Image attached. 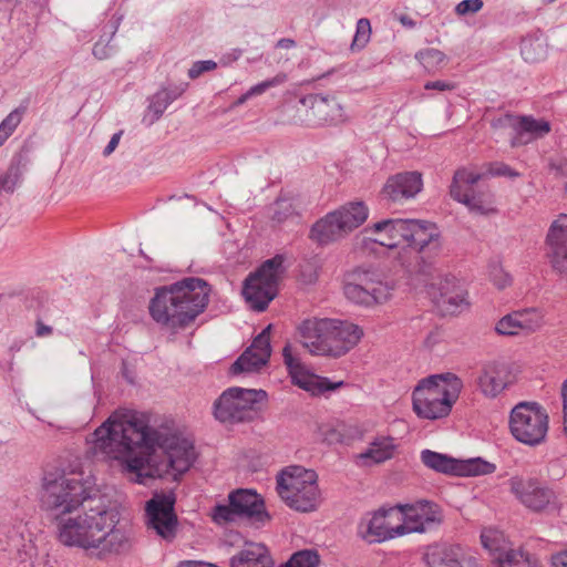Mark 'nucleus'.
Returning <instances> with one entry per match:
<instances>
[{
  "label": "nucleus",
  "instance_id": "e433bc0d",
  "mask_svg": "<svg viewBox=\"0 0 567 567\" xmlns=\"http://www.w3.org/2000/svg\"><path fill=\"white\" fill-rule=\"evenodd\" d=\"M522 333H532L540 329L544 322L542 311L535 308L516 311Z\"/></svg>",
  "mask_w": 567,
  "mask_h": 567
},
{
  "label": "nucleus",
  "instance_id": "c756f323",
  "mask_svg": "<svg viewBox=\"0 0 567 567\" xmlns=\"http://www.w3.org/2000/svg\"><path fill=\"white\" fill-rule=\"evenodd\" d=\"M451 197L464 204L475 215H488L494 212L492 196L488 192L474 193L450 187Z\"/></svg>",
  "mask_w": 567,
  "mask_h": 567
},
{
  "label": "nucleus",
  "instance_id": "8fccbe9b",
  "mask_svg": "<svg viewBox=\"0 0 567 567\" xmlns=\"http://www.w3.org/2000/svg\"><path fill=\"white\" fill-rule=\"evenodd\" d=\"M213 519L218 524L228 523L235 520L237 514L235 507L229 505H217L213 509Z\"/></svg>",
  "mask_w": 567,
  "mask_h": 567
},
{
  "label": "nucleus",
  "instance_id": "ea45409f",
  "mask_svg": "<svg viewBox=\"0 0 567 567\" xmlns=\"http://www.w3.org/2000/svg\"><path fill=\"white\" fill-rule=\"evenodd\" d=\"M482 545L493 556H497L499 551L506 549L504 534L495 528H485L481 534Z\"/></svg>",
  "mask_w": 567,
  "mask_h": 567
},
{
  "label": "nucleus",
  "instance_id": "7ed1b4c3",
  "mask_svg": "<svg viewBox=\"0 0 567 567\" xmlns=\"http://www.w3.org/2000/svg\"><path fill=\"white\" fill-rule=\"evenodd\" d=\"M209 291L205 280L185 278L157 289L150 303V313L158 324L176 332L193 323L205 310Z\"/></svg>",
  "mask_w": 567,
  "mask_h": 567
},
{
  "label": "nucleus",
  "instance_id": "4d7b16f0",
  "mask_svg": "<svg viewBox=\"0 0 567 567\" xmlns=\"http://www.w3.org/2000/svg\"><path fill=\"white\" fill-rule=\"evenodd\" d=\"M17 185V178L10 174H3L0 176V190L12 193Z\"/></svg>",
  "mask_w": 567,
  "mask_h": 567
},
{
  "label": "nucleus",
  "instance_id": "4c0bfd02",
  "mask_svg": "<svg viewBox=\"0 0 567 567\" xmlns=\"http://www.w3.org/2000/svg\"><path fill=\"white\" fill-rule=\"evenodd\" d=\"M457 467L458 470L456 475L468 476L491 474L496 468L494 464L486 462L482 458H472L462 463L458 462Z\"/></svg>",
  "mask_w": 567,
  "mask_h": 567
},
{
  "label": "nucleus",
  "instance_id": "cd10ccee",
  "mask_svg": "<svg viewBox=\"0 0 567 567\" xmlns=\"http://www.w3.org/2000/svg\"><path fill=\"white\" fill-rule=\"evenodd\" d=\"M344 224L333 210L316 221L310 229V239L319 245H328L346 237Z\"/></svg>",
  "mask_w": 567,
  "mask_h": 567
},
{
  "label": "nucleus",
  "instance_id": "2eb2a0df",
  "mask_svg": "<svg viewBox=\"0 0 567 567\" xmlns=\"http://www.w3.org/2000/svg\"><path fill=\"white\" fill-rule=\"evenodd\" d=\"M300 103L307 107L303 121L307 126L337 125L348 120L343 105L334 95L309 94Z\"/></svg>",
  "mask_w": 567,
  "mask_h": 567
},
{
  "label": "nucleus",
  "instance_id": "1a4fd4ad",
  "mask_svg": "<svg viewBox=\"0 0 567 567\" xmlns=\"http://www.w3.org/2000/svg\"><path fill=\"white\" fill-rule=\"evenodd\" d=\"M284 271V257L276 255L245 280L243 295L254 310L264 311L274 300Z\"/></svg>",
  "mask_w": 567,
  "mask_h": 567
},
{
  "label": "nucleus",
  "instance_id": "473e14b6",
  "mask_svg": "<svg viewBox=\"0 0 567 567\" xmlns=\"http://www.w3.org/2000/svg\"><path fill=\"white\" fill-rule=\"evenodd\" d=\"M395 452V444L391 437H379L370 443L365 452L361 453L358 457L364 464H378L385 462L393 457Z\"/></svg>",
  "mask_w": 567,
  "mask_h": 567
},
{
  "label": "nucleus",
  "instance_id": "3c124183",
  "mask_svg": "<svg viewBox=\"0 0 567 567\" xmlns=\"http://www.w3.org/2000/svg\"><path fill=\"white\" fill-rule=\"evenodd\" d=\"M487 172L492 176L519 177L520 174L505 163L495 162L487 165Z\"/></svg>",
  "mask_w": 567,
  "mask_h": 567
},
{
  "label": "nucleus",
  "instance_id": "0eeeda50",
  "mask_svg": "<svg viewBox=\"0 0 567 567\" xmlns=\"http://www.w3.org/2000/svg\"><path fill=\"white\" fill-rule=\"evenodd\" d=\"M315 471L302 466H289L277 477V492L292 509L308 513L316 511L321 502Z\"/></svg>",
  "mask_w": 567,
  "mask_h": 567
},
{
  "label": "nucleus",
  "instance_id": "9b49d317",
  "mask_svg": "<svg viewBox=\"0 0 567 567\" xmlns=\"http://www.w3.org/2000/svg\"><path fill=\"white\" fill-rule=\"evenodd\" d=\"M513 436L529 446L539 445L548 432V414L536 402H519L509 415Z\"/></svg>",
  "mask_w": 567,
  "mask_h": 567
},
{
  "label": "nucleus",
  "instance_id": "69168bd1",
  "mask_svg": "<svg viewBox=\"0 0 567 567\" xmlns=\"http://www.w3.org/2000/svg\"><path fill=\"white\" fill-rule=\"evenodd\" d=\"M176 567H206V563L198 560H184L181 561Z\"/></svg>",
  "mask_w": 567,
  "mask_h": 567
},
{
  "label": "nucleus",
  "instance_id": "a211bd4d",
  "mask_svg": "<svg viewBox=\"0 0 567 567\" xmlns=\"http://www.w3.org/2000/svg\"><path fill=\"white\" fill-rule=\"evenodd\" d=\"M282 358L291 378V382L313 395L321 394L326 391L336 390L343 384L342 381L333 383L327 378L310 373L305 368L300 359L293 354L290 343H286L284 347Z\"/></svg>",
  "mask_w": 567,
  "mask_h": 567
},
{
  "label": "nucleus",
  "instance_id": "13d9d810",
  "mask_svg": "<svg viewBox=\"0 0 567 567\" xmlns=\"http://www.w3.org/2000/svg\"><path fill=\"white\" fill-rule=\"evenodd\" d=\"M550 561L553 567H567V549L553 554Z\"/></svg>",
  "mask_w": 567,
  "mask_h": 567
},
{
  "label": "nucleus",
  "instance_id": "ddd939ff",
  "mask_svg": "<svg viewBox=\"0 0 567 567\" xmlns=\"http://www.w3.org/2000/svg\"><path fill=\"white\" fill-rule=\"evenodd\" d=\"M398 505L380 508L365 515L359 523V535L369 543H381L403 536Z\"/></svg>",
  "mask_w": 567,
  "mask_h": 567
},
{
  "label": "nucleus",
  "instance_id": "4468645a",
  "mask_svg": "<svg viewBox=\"0 0 567 567\" xmlns=\"http://www.w3.org/2000/svg\"><path fill=\"white\" fill-rule=\"evenodd\" d=\"M403 535L426 533L437 528L443 522L441 507L430 501L421 499L411 504H399Z\"/></svg>",
  "mask_w": 567,
  "mask_h": 567
},
{
  "label": "nucleus",
  "instance_id": "aec40b11",
  "mask_svg": "<svg viewBox=\"0 0 567 567\" xmlns=\"http://www.w3.org/2000/svg\"><path fill=\"white\" fill-rule=\"evenodd\" d=\"M514 382L511 365L504 361L485 363L476 379L480 393L487 399H495Z\"/></svg>",
  "mask_w": 567,
  "mask_h": 567
},
{
  "label": "nucleus",
  "instance_id": "dca6fc26",
  "mask_svg": "<svg viewBox=\"0 0 567 567\" xmlns=\"http://www.w3.org/2000/svg\"><path fill=\"white\" fill-rule=\"evenodd\" d=\"M509 489L516 499L532 512H543L556 504V493L534 477H512Z\"/></svg>",
  "mask_w": 567,
  "mask_h": 567
},
{
  "label": "nucleus",
  "instance_id": "6e6552de",
  "mask_svg": "<svg viewBox=\"0 0 567 567\" xmlns=\"http://www.w3.org/2000/svg\"><path fill=\"white\" fill-rule=\"evenodd\" d=\"M351 280L343 287L344 296L353 303L373 306L388 301L394 290L384 274L372 267H358L350 276Z\"/></svg>",
  "mask_w": 567,
  "mask_h": 567
},
{
  "label": "nucleus",
  "instance_id": "bf43d9fd",
  "mask_svg": "<svg viewBox=\"0 0 567 567\" xmlns=\"http://www.w3.org/2000/svg\"><path fill=\"white\" fill-rule=\"evenodd\" d=\"M121 136H122V132H117V133L113 134L109 144L105 146V148L103 151L104 156H109L115 151V148L117 147V145L120 143Z\"/></svg>",
  "mask_w": 567,
  "mask_h": 567
},
{
  "label": "nucleus",
  "instance_id": "412c9836",
  "mask_svg": "<svg viewBox=\"0 0 567 567\" xmlns=\"http://www.w3.org/2000/svg\"><path fill=\"white\" fill-rule=\"evenodd\" d=\"M427 567H482L477 558L460 545L435 544L424 554Z\"/></svg>",
  "mask_w": 567,
  "mask_h": 567
},
{
  "label": "nucleus",
  "instance_id": "9d476101",
  "mask_svg": "<svg viewBox=\"0 0 567 567\" xmlns=\"http://www.w3.org/2000/svg\"><path fill=\"white\" fill-rule=\"evenodd\" d=\"M267 399L264 390L229 388L214 403V416L223 423L251 421L257 404Z\"/></svg>",
  "mask_w": 567,
  "mask_h": 567
},
{
  "label": "nucleus",
  "instance_id": "f8f14e48",
  "mask_svg": "<svg viewBox=\"0 0 567 567\" xmlns=\"http://www.w3.org/2000/svg\"><path fill=\"white\" fill-rule=\"evenodd\" d=\"M176 498L173 493H155L145 504V524L166 542L175 539L178 518L175 513Z\"/></svg>",
  "mask_w": 567,
  "mask_h": 567
},
{
  "label": "nucleus",
  "instance_id": "f03ea898",
  "mask_svg": "<svg viewBox=\"0 0 567 567\" xmlns=\"http://www.w3.org/2000/svg\"><path fill=\"white\" fill-rule=\"evenodd\" d=\"M120 517L105 496L87 503L78 513L54 523L58 542L71 548L83 549L99 559L127 551L128 535L118 528Z\"/></svg>",
  "mask_w": 567,
  "mask_h": 567
},
{
  "label": "nucleus",
  "instance_id": "2f4dec72",
  "mask_svg": "<svg viewBox=\"0 0 567 567\" xmlns=\"http://www.w3.org/2000/svg\"><path fill=\"white\" fill-rule=\"evenodd\" d=\"M339 216L344 229L350 234L360 227L369 216V208L363 202H349L334 210Z\"/></svg>",
  "mask_w": 567,
  "mask_h": 567
},
{
  "label": "nucleus",
  "instance_id": "5fc2aeb1",
  "mask_svg": "<svg viewBox=\"0 0 567 567\" xmlns=\"http://www.w3.org/2000/svg\"><path fill=\"white\" fill-rule=\"evenodd\" d=\"M114 52V47L110 44V41L99 40L93 45L92 53L99 60L109 59Z\"/></svg>",
  "mask_w": 567,
  "mask_h": 567
},
{
  "label": "nucleus",
  "instance_id": "393cba45",
  "mask_svg": "<svg viewBox=\"0 0 567 567\" xmlns=\"http://www.w3.org/2000/svg\"><path fill=\"white\" fill-rule=\"evenodd\" d=\"M437 291L431 292L434 302L444 315H455L466 305V291L458 285L453 276L440 278L437 284L432 282L431 289Z\"/></svg>",
  "mask_w": 567,
  "mask_h": 567
},
{
  "label": "nucleus",
  "instance_id": "7c9ffc66",
  "mask_svg": "<svg viewBox=\"0 0 567 567\" xmlns=\"http://www.w3.org/2000/svg\"><path fill=\"white\" fill-rule=\"evenodd\" d=\"M183 90L162 89L150 97V103L142 122L146 126L153 125L157 122L166 109L182 94Z\"/></svg>",
  "mask_w": 567,
  "mask_h": 567
},
{
  "label": "nucleus",
  "instance_id": "39448f33",
  "mask_svg": "<svg viewBox=\"0 0 567 567\" xmlns=\"http://www.w3.org/2000/svg\"><path fill=\"white\" fill-rule=\"evenodd\" d=\"M362 329L349 321L307 318L297 326V339L312 355L340 358L362 338Z\"/></svg>",
  "mask_w": 567,
  "mask_h": 567
},
{
  "label": "nucleus",
  "instance_id": "de8ad7c7",
  "mask_svg": "<svg viewBox=\"0 0 567 567\" xmlns=\"http://www.w3.org/2000/svg\"><path fill=\"white\" fill-rule=\"evenodd\" d=\"M287 81V74L278 73L274 78L265 80L248 90V95L257 96L264 94L267 90L279 86Z\"/></svg>",
  "mask_w": 567,
  "mask_h": 567
},
{
  "label": "nucleus",
  "instance_id": "e2e57ef3",
  "mask_svg": "<svg viewBox=\"0 0 567 567\" xmlns=\"http://www.w3.org/2000/svg\"><path fill=\"white\" fill-rule=\"evenodd\" d=\"M243 55L241 49H233L230 52L226 53L223 60H227L226 62L237 61Z\"/></svg>",
  "mask_w": 567,
  "mask_h": 567
},
{
  "label": "nucleus",
  "instance_id": "c03bdc74",
  "mask_svg": "<svg viewBox=\"0 0 567 567\" xmlns=\"http://www.w3.org/2000/svg\"><path fill=\"white\" fill-rule=\"evenodd\" d=\"M297 214L298 205L292 198H278L274 204L272 218L278 223H282Z\"/></svg>",
  "mask_w": 567,
  "mask_h": 567
},
{
  "label": "nucleus",
  "instance_id": "72a5a7b5",
  "mask_svg": "<svg viewBox=\"0 0 567 567\" xmlns=\"http://www.w3.org/2000/svg\"><path fill=\"white\" fill-rule=\"evenodd\" d=\"M421 461L426 467L444 474L456 475L458 470L456 460L431 450L421 452Z\"/></svg>",
  "mask_w": 567,
  "mask_h": 567
},
{
  "label": "nucleus",
  "instance_id": "09e8293b",
  "mask_svg": "<svg viewBox=\"0 0 567 567\" xmlns=\"http://www.w3.org/2000/svg\"><path fill=\"white\" fill-rule=\"evenodd\" d=\"M370 34H371L370 21L365 18L359 19L357 22V30H355V35L353 39L352 47L357 45L359 48H363L368 43V41L370 39Z\"/></svg>",
  "mask_w": 567,
  "mask_h": 567
},
{
  "label": "nucleus",
  "instance_id": "423d86ee",
  "mask_svg": "<svg viewBox=\"0 0 567 567\" xmlns=\"http://www.w3.org/2000/svg\"><path fill=\"white\" fill-rule=\"evenodd\" d=\"M462 389L463 381L451 372L422 379L412 394L413 410L422 419L445 417L452 411Z\"/></svg>",
  "mask_w": 567,
  "mask_h": 567
},
{
  "label": "nucleus",
  "instance_id": "79ce46f5",
  "mask_svg": "<svg viewBox=\"0 0 567 567\" xmlns=\"http://www.w3.org/2000/svg\"><path fill=\"white\" fill-rule=\"evenodd\" d=\"M481 178L482 174L472 169L461 168L455 172L451 187L456 186L457 189H467L471 192L473 190V185L476 184Z\"/></svg>",
  "mask_w": 567,
  "mask_h": 567
},
{
  "label": "nucleus",
  "instance_id": "864d4df0",
  "mask_svg": "<svg viewBox=\"0 0 567 567\" xmlns=\"http://www.w3.org/2000/svg\"><path fill=\"white\" fill-rule=\"evenodd\" d=\"M483 0H463L455 7V12L458 16L476 13L483 8Z\"/></svg>",
  "mask_w": 567,
  "mask_h": 567
},
{
  "label": "nucleus",
  "instance_id": "c9c22d12",
  "mask_svg": "<svg viewBox=\"0 0 567 567\" xmlns=\"http://www.w3.org/2000/svg\"><path fill=\"white\" fill-rule=\"evenodd\" d=\"M520 53L525 61L535 63L545 59L547 48L543 39L527 37L520 43Z\"/></svg>",
  "mask_w": 567,
  "mask_h": 567
},
{
  "label": "nucleus",
  "instance_id": "bb28decb",
  "mask_svg": "<svg viewBox=\"0 0 567 567\" xmlns=\"http://www.w3.org/2000/svg\"><path fill=\"white\" fill-rule=\"evenodd\" d=\"M423 188L422 175L419 172H403L392 175L385 182L382 193L394 203L414 198Z\"/></svg>",
  "mask_w": 567,
  "mask_h": 567
},
{
  "label": "nucleus",
  "instance_id": "f704fd0d",
  "mask_svg": "<svg viewBox=\"0 0 567 567\" xmlns=\"http://www.w3.org/2000/svg\"><path fill=\"white\" fill-rule=\"evenodd\" d=\"M495 567H532L533 563L529 556L522 550L508 549L499 551L494 557Z\"/></svg>",
  "mask_w": 567,
  "mask_h": 567
},
{
  "label": "nucleus",
  "instance_id": "6e6d98bb",
  "mask_svg": "<svg viewBox=\"0 0 567 567\" xmlns=\"http://www.w3.org/2000/svg\"><path fill=\"white\" fill-rule=\"evenodd\" d=\"M425 90H437V91H452L455 89V84L447 81H429L424 84Z\"/></svg>",
  "mask_w": 567,
  "mask_h": 567
},
{
  "label": "nucleus",
  "instance_id": "338daca9",
  "mask_svg": "<svg viewBox=\"0 0 567 567\" xmlns=\"http://www.w3.org/2000/svg\"><path fill=\"white\" fill-rule=\"evenodd\" d=\"M250 97H251V96H250V95H248V91H247L245 94H243V95L237 100L236 105H241V104H244V103H245V102H247Z\"/></svg>",
  "mask_w": 567,
  "mask_h": 567
},
{
  "label": "nucleus",
  "instance_id": "680f3d73",
  "mask_svg": "<svg viewBox=\"0 0 567 567\" xmlns=\"http://www.w3.org/2000/svg\"><path fill=\"white\" fill-rule=\"evenodd\" d=\"M52 333V327L47 326L42 321H37L35 334L39 338L48 337Z\"/></svg>",
  "mask_w": 567,
  "mask_h": 567
},
{
  "label": "nucleus",
  "instance_id": "a878e982",
  "mask_svg": "<svg viewBox=\"0 0 567 567\" xmlns=\"http://www.w3.org/2000/svg\"><path fill=\"white\" fill-rule=\"evenodd\" d=\"M546 247L551 267L559 272H567V215L561 214L551 223Z\"/></svg>",
  "mask_w": 567,
  "mask_h": 567
},
{
  "label": "nucleus",
  "instance_id": "b1692460",
  "mask_svg": "<svg viewBox=\"0 0 567 567\" xmlns=\"http://www.w3.org/2000/svg\"><path fill=\"white\" fill-rule=\"evenodd\" d=\"M228 498L231 506L235 507L237 516L246 518L251 525L261 527L270 520L264 499L257 493L238 489L231 492Z\"/></svg>",
  "mask_w": 567,
  "mask_h": 567
},
{
  "label": "nucleus",
  "instance_id": "a19ab883",
  "mask_svg": "<svg viewBox=\"0 0 567 567\" xmlns=\"http://www.w3.org/2000/svg\"><path fill=\"white\" fill-rule=\"evenodd\" d=\"M320 556L315 549H302L296 551L280 567H318Z\"/></svg>",
  "mask_w": 567,
  "mask_h": 567
},
{
  "label": "nucleus",
  "instance_id": "0e129e2a",
  "mask_svg": "<svg viewBox=\"0 0 567 567\" xmlns=\"http://www.w3.org/2000/svg\"><path fill=\"white\" fill-rule=\"evenodd\" d=\"M276 47L281 49H291L296 47V41L289 38H282L277 42Z\"/></svg>",
  "mask_w": 567,
  "mask_h": 567
},
{
  "label": "nucleus",
  "instance_id": "20e7f679",
  "mask_svg": "<svg viewBox=\"0 0 567 567\" xmlns=\"http://www.w3.org/2000/svg\"><path fill=\"white\" fill-rule=\"evenodd\" d=\"M92 486L90 477L65 473H47L39 495L40 508L47 518L56 523L78 513L87 503L102 497Z\"/></svg>",
  "mask_w": 567,
  "mask_h": 567
},
{
  "label": "nucleus",
  "instance_id": "49530a36",
  "mask_svg": "<svg viewBox=\"0 0 567 567\" xmlns=\"http://www.w3.org/2000/svg\"><path fill=\"white\" fill-rule=\"evenodd\" d=\"M495 330L499 334L504 336H516L522 333L518 326V319L516 311L503 317L495 327Z\"/></svg>",
  "mask_w": 567,
  "mask_h": 567
},
{
  "label": "nucleus",
  "instance_id": "f3484780",
  "mask_svg": "<svg viewBox=\"0 0 567 567\" xmlns=\"http://www.w3.org/2000/svg\"><path fill=\"white\" fill-rule=\"evenodd\" d=\"M411 219L393 218L382 219L367 226L361 231V244H378L389 249L406 245Z\"/></svg>",
  "mask_w": 567,
  "mask_h": 567
},
{
  "label": "nucleus",
  "instance_id": "58836bf2",
  "mask_svg": "<svg viewBox=\"0 0 567 567\" xmlns=\"http://www.w3.org/2000/svg\"><path fill=\"white\" fill-rule=\"evenodd\" d=\"M415 59L427 72H434L445 63L446 56L437 49L427 48L419 51L415 54Z\"/></svg>",
  "mask_w": 567,
  "mask_h": 567
},
{
  "label": "nucleus",
  "instance_id": "774afa93",
  "mask_svg": "<svg viewBox=\"0 0 567 567\" xmlns=\"http://www.w3.org/2000/svg\"><path fill=\"white\" fill-rule=\"evenodd\" d=\"M422 272L425 275L433 276L432 267L430 265L424 266V268L422 269Z\"/></svg>",
  "mask_w": 567,
  "mask_h": 567
},
{
  "label": "nucleus",
  "instance_id": "603ef678",
  "mask_svg": "<svg viewBox=\"0 0 567 567\" xmlns=\"http://www.w3.org/2000/svg\"><path fill=\"white\" fill-rule=\"evenodd\" d=\"M216 68L217 63L213 60L197 61L193 63L192 68L188 70V76L190 79H197L204 72L213 71Z\"/></svg>",
  "mask_w": 567,
  "mask_h": 567
},
{
  "label": "nucleus",
  "instance_id": "37998d69",
  "mask_svg": "<svg viewBox=\"0 0 567 567\" xmlns=\"http://www.w3.org/2000/svg\"><path fill=\"white\" fill-rule=\"evenodd\" d=\"M23 112L24 111L22 109H14L0 123V146L4 144L21 123Z\"/></svg>",
  "mask_w": 567,
  "mask_h": 567
},
{
  "label": "nucleus",
  "instance_id": "5701e85b",
  "mask_svg": "<svg viewBox=\"0 0 567 567\" xmlns=\"http://www.w3.org/2000/svg\"><path fill=\"white\" fill-rule=\"evenodd\" d=\"M406 246L424 256L436 255L442 249L441 231L433 223L411 219Z\"/></svg>",
  "mask_w": 567,
  "mask_h": 567
},
{
  "label": "nucleus",
  "instance_id": "a18cd8bd",
  "mask_svg": "<svg viewBox=\"0 0 567 567\" xmlns=\"http://www.w3.org/2000/svg\"><path fill=\"white\" fill-rule=\"evenodd\" d=\"M488 276L494 286L498 289H505L512 285V276L504 269L499 262H492L488 266Z\"/></svg>",
  "mask_w": 567,
  "mask_h": 567
},
{
  "label": "nucleus",
  "instance_id": "052dcab7",
  "mask_svg": "<svg viewBox=\"0 0 567 567\" xmlns=\"http://www.w3.org/2000/svg\"><path fill=\"white\" fill-rule=\"evenodd\" d=\"M561 398H563V412H564V431L567 436V380L563 383V386H561Z\"/></svg>",
  "mask_w": 567,
  "mask_h": 567
},
{
  "label": "nucleus",
  "instance_id": "4be33fe9",
  "mask_svg": "<svg viewBox=\"0 0 567 567\" xmlns=\"http://www.w3.org/2000/svg\"><path fill=\"white\" fill-rule=\"evenodd\" d=\"M268 324L252 341L251 346L233 363L231 372H252L266 365L271 355L270 331Z\"/></svg>",
  "mask_w": 567,
  "mask_h": 567
},
{
  "label": "nucleus",
  "instance_id": "f257e3e1",
  "mask_svg": "<svg viewBox=\"0 0 567 567\" xmlns=\"http://www.w3.org/2000/svg\"><path fill=\"white\" fill-rule=\"evenodd\" d=\"M94 456L117 461L127 478L146 485L154 477L186 473L196 460L190 440L148 425L145 414L114 413L87 439Z\"/></svg>",
  "mask_w": 567,
  "mask_h": 567
},
{
  "label": "nucleus",
  "instance_id": "6ab92c4d",
  "mask_svg": "<svg viewBox=\"0 0 567 567\" xmlns=\"http://www.w3.org/2000/svg\"><path fill=\"white\" fill-rule=\"evenodd\" d=\"M493 126L509 127L514 135L511 138V146L517 147L528 144L533 138L546 135L550 131L547 121L535 120L532 116H514L506 114L493 122Z\"/></svg>",
  "mask_w": 567,
  "mask_h": 567
},
{
  "label": "nucleus",
  "instance_id": "c85d7f7f",
  "mask_svg": "<svg viewBox=\"0 0 567 567\" xmlns=\"http://www.w3.org/2000/svg\"><path fill=\"white\" fill-rule=\"evenodd\" d=\"M230 567H272L268 548L261 543H247L229 559Z\"/></svg>",
  "mask_w": 567,
  "mask_h": 567
}]
</instances>
